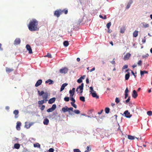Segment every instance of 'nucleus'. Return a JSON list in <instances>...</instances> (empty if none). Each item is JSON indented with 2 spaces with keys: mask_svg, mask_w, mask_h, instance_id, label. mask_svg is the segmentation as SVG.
Listing matches in <instances>:
<instances>
[{
  "mask_svg": "<svg viewBox=\"0 0 152 152\" xmlns=\"http://www.w3.org/2000/svg\"><path fill=\"white\" fill-rule=\"evenodd\" d=\"M38 24V21L35 19H33L30 21L28 25V28L31 31H38L39 30Z\"/></svg>",
  "mask_w": 152,
  "mask_h": 152,
  "instance_id": "1",
  "label": "nucleus"
},
{
  "mask_svg": "<svg viewBox=\"0 0 152 152\" xmlns=\"http://www.w3.org/2000/svg\"><path fill=\"white\" fill-rule=\"evenodd\" d=\"M38 92L39 96H42L43 99L45 100V101H48L47 99L48 98V94L47 92H45L43 91L40 92L39 91H38Z\"/></svg>",
  "mask_w": 152,
  "mask_h": 152,
  "instance_id": "2",
  "label": "nucleus"
},
{
  "mask_svg": "<svg viewBox=\"0 0 152 152\" xmlns=\"http://www.w3.org/2000/svg\"><path fill=\"white\" fill-rule=\"evenodd\" d=\"M73 109L72 107L68 108L66 106L64 107H63L62 108V110L64 113L68 112L69 113V114H70V110H71L72 111H73Z\"/></svg>",
  "mask_w": 152,
  "mask_h": 152,
  "instance_id": "3",
  "label": "nucleus"
},
{
  "mask_svg": "<svg viewBox=\"0 0 152 152\" xmlns=\"http://www.w3.org/2000/svg\"><path fill=\"white\" fill-rule=\"evenodd\" d=\"M122 115L127 118H130L132 116V115L130 114V113L129 112L128 110L125 111L124 113L122 114Z\"/></svg>",
  "mask_w": 152,
  "mask_h": 152,
  "instance_id": "4",
  "label": "nucleus"
},
{
  "mask_svg": "<svg viewBox=\"0 0 152 152\" xmlns=\"http://www.w3.org/2000/svg\"><path fill=\"white\" fill-rule=\"evenodd\" d=\"M61 14V9L57 10H56L54 12V15L58 18L59 17Z\"/></svg>",
  "mask_w": 152,
  "mask_h": 152,
  "instance_id": "5",
  "label": "nucleus"
},
{
  "mask_svg": "<svg viewBox=\"0 0 152 152\" xmlns=\"http://www.w3.org/2000/svg\"><path fill=\"white\" fill-rule=\"evenodd\" d=\"M68 69L66 67H64L61 69L59 70L60 73H61L66 74L67 73Z\"/></svg>",
  "mask_w": 152,
  "mask_h": 152,
  "instance_id": "6",
  "label": "nucleus"
},
{
  "mask_svg": "<svg viewBox=\"0 0 152 152\" xmlns=\"http://www.w3.org/2000/svg\"><path fill=\"white\" fill-rule=\"evenodd\" d=\"M84 86V84L83 83H82L80 86L78 87L76 90L77 92L78 91V90L79 89H80L79 91L80 93L82 94L83 92V88Z\"/></svg>",
  "mask_w": 152,
  "mask_h": 152,
  "instance_id": "7",
  "label": "nucleus"
},
{
  "mask_svg": "<svg viewBox=\"0 0 152 152\" xmlns=\"http://www.w3.org/2000/svg\"><path fill=\"white\" fill-rule=\"evenodd\" d=\"M56 104H53V105L51 108H50L47 110V112H52L56 109Z\"/></svg>",
  "mask_w": 152,
  "mask_h": 152,
  "instance_id": "8",
  "label": "nucleus"
},
{
  "mask_svg": "<svg viewBox=\"0 0 152 152\" xmlns=\"http://www.w3.org/2000/svg\"><path fill=\"white\" fill-rule=\"evenodd\" d=\"M20 40L19 38H17L14 41V44L15 45H19L20 43Z\"/></svg>",
  "mask_w": 152,
  "mask_h": 152,
  "instance_id": "9",
  "label": "nucleus"
},
{
  "mask_svg": "<svg viewBox=\"0 0 152 152\" xmlns=\"http://www.w3.org/2000/svg\"><path fill=\"white\" fill-rule=\"evenodd\" d=\"M26 48L28 51L29 54H31L32 53V50L31 46L28 44L26 45Z\"/></svg>",
  "mask_w": 152,
  "mask_h": 152,
  "instance_id": "10",
  "label": "nucleus"
},
{
  "mask_svg": "<svg viewBox=\"0 0 152 152\" xmlns=\"http://www.w3.org/2000/svg\"><path fill=\"white\" fill-rule=\"evenodd\" d=\"M16 129L17 130H20V126L21 123L20 121H18L16 123Z\"/></svg>",
  "mask_w": 152,
  "mask_h": 152,
  "instance_id": "11",
  "label": "nucleus"
},
{
  "mask_svg": "<svg viewBox=\"0 0 152 152\" xmlns=\"http://www.w3.org/2000/svg\"><path fill=\"white\" fill-rule=\"evenodd\" d=\"M75 88H73L72 90H70L69 91V93L70 94V97H72L74 94Z\"/></svg>",
  "mask_w": 152,
  "mask_h": 152,
  "instance_id": "12",
  "label": "nucleus"
},
{
  "mask_svg": "<svg viewBox=\"0 0 152 152\" xmlns=\"http://www.w3.org/2000/svg\"><path fill=\"white\" fill-rule=\"evenodd\" d=\"M138 94L137 91L135 90H134L132 94V96L134 98H136Z\"/></svg>",
  "mask_w": 152,
  "mask_h": 152,
  "instance_id": "13",
  "label": "nucleus"
},
{
  "mask_svg": "<svg viewBox=\"0 0 152 152\" xmlns=\"http://www.w3.org/2000/svg\"><path fill=\"white\" fill-rule=\"evenodd\" d=\"M131 56V54L128 53L124 56V59L125 60H128L130 56Z\"/></svg>",
  "mask_w": 152,
  "mask_h": 152,
  "instance_id": "14",
  "label": "nucleus"
},
{
  "mask_svg": "<svg viewBox=\"0 0 152 152\" xmlns=\"http://www.w3.org/2000/svg\"><path fill=\"white\" fill-rule=\"evenodd\" d=\"M42 80L39 79L38 80L36 83L35 85V86L36 87L42 84Z\"/></svg>",
  "mask_w": 152,
  "mask_h": 152,
  "instance_id": "15",
  "label": "nucleus"
},
{
  "mask_svg": "<svg viewBox=\"0 0 152 152\" xmlns=\"http://www.w3.org/2000/svg\"><path fill=\"white\" fill-rule=\"evenodd\" d=\"M6 72L7 73H10L14 71V69L12 68H10L8 67L6 68Z\"/></svg>",
  "mask_w": 152,
  "mask_h": 152,
  "instance_id": "16",
  "label": "nucleus"
},
{
  "mask_svg": "<svg viewBox=\"0 0 152 152\" xmlns=\"http://www.w3.org/2000/svg\"><path fill=\"white\" fill-rule=\"evenodd\" d=\"M56 100V98L55 97H53L51 99H50L48 103L50 104H52Z\"/></svg>",
  "mask_w": 152,
  "mask_h": 152,
  "instance_id": "17",
  "label": "nucleus"
},
{
  "mask_svg": "<svg viewBox=\"0 0 152 152\" xmlns=\"http://www.w3.org/2000/svg\"><path fill=\"white\" fill-rule=\"evenodd\" d=\"M91 94L92 97H93L96 98V99H99V96L97 95L95 92H91Z\"/></svg>",
  "mask_w": 152,
  "mask_h": 152,
  "instance_id": "18",
  "label": "nucleus"
},
{
  "mask_svg": "<svg viewBox=\"0 0 152 152\" xmlns=\"http://www.w3.org/2000/svg\"><path fill=\"white\" fill-rule=\"evenodd\" d=\"M68 85L67 83H64L62 84L60 89V91H62L64 89L65 87L66 86Z\"/></svg>",
  "mask_w": 152,
  "mask_h": 152,
  "instance_id": "19",
  "label": "nucleus"
},
{
  "mask_svg": "<svg viewBox=\"0 0 152 152\" xmlns=\"http://www.w3.org/2000/svg\"><path fill=\"white\" fill-rule=\"evenodd\" d=\"M19 113V111L18 110H15L13 111V114L15 115V117L17 118L18 117V115Z\"/></svg>",
  "mask_w": 152,
  "mask_h": 152,
  "instance_id": "20",
  "label": "nucleus"
},
{
  "mask_svg": "<svg viewBox=\"0 0 152 152\" xmlns=\"http://www.w3.org/2000/svg\"><path fill=\"white\" fill-rule=\"evenodd\" d=\"M49 83V85H50L53 84V81L52 80L50 79H49L45 81V83Z\"/></svg>",
  "mask_w": 152,
  "mask_h": 152,
  "instance_id": "21",
  "label": "nucleus"
},
{
  "mask_svg": "<svg viewBox=\"0 0 152 152\" xmlns=\"http://www.w3.org/2000/svg\"><path fill=\"white\" fill-rule=\"evenodd\" d=\"M49 122V120L48 119L46 118L44 119L43 123L44 125H48V124Z\"/></svg>",
  "mask_w": 152,
  "mask_h": 152,
  "instance_id": "22",
  "label": "nucleus"
},
{
  "mask_svg": "<svg viewBox=\"0 0 152 152\" xmlns=\"http://www.w3.org/2000/svg\"><path fill=\"white\" fill-rule=\"evenodd\" d=\"M32 124L31 123H25V127L27 129L29 128L31 126Z\"/></svg>",
  "mask_w": 152,
  "mask_h": 152,
  "instance_id": "23",
  "label": "nucleus"
},
{
  "mask_svg": "<svg viewBox=\"0 0 152 152\" xmlns=\"http://www.w3.org/2000/svg\"><path fill=\"white\" fill-rule=\"evenodd\" d=\"M47 101H45V100L43 99L40 101H39L38 102V103L39 105H42L45 103Z\"/></svg>",
  "mask_w": 152,
  "mask_h": 152,
  "instance_id": "24",
  "label": "nucleus"
},
{
  "mask_svg": "<svg viewBox=\"0 0 152 152\" xmlns=\"http://www.w3.org/2000/svg\"><path fill=\"white\" fill-rule=\"evenodd\" d=\"M148 72L146 71H140V74L141 76H142L144 74H148Z\"/></svg>",
  "mask_w": 152,
  "mask_h": 152,
  "instance_id": "25",
  "label": "nucleus"
},
{
  "mask_svg": "<svg viewBox=\"0 0 152 152\" xmlns=\"http://www.w3.org/2000/svg\"><path fill=\"white\" fill-rule=\"evenodd\" d=\"M138 31H135L133 33V36L134 37H136L138 34Z\"/></svg>",
  "mask_w": 152,
  "mask_h": 152,
  "instance_id": "26",
  "label": "nucleus"
},
{
  "mask_svg": "<svg viewBox=\"0 0 152 152\" xmlns=\"http://www.w3.org/2000/svg\"><path fill=\"white\" fill-rule=\"evenodd\" d=\"M14 147L16 149H18L20 148V145L19 144H15L14 145Z\"/></svg>",
  "mask_w": 152,
  "mask_h": 152,
  "instance_id": "27",
  "label": "nucleus"
},
{
  "mask_svg": "<svg viewBox=\"0 0 152 152\" xmlns=\"http://www.w3.org/2000/svg\"><path fill=\"white\" fill-rule=\"evenodd\" d=\"M130 77V73L128 72L127 74H126L125 75V79L126 80H128L129 79Z\"/></svg>",
  "mask_w": 152,
  "mask_h": 152,
  "instance_id": "28",
  "label": "nucleus"
},
{
  "mask_svg": "<svg viewBox=\"0 0 152 152\" xmlns=\"http://www.w3.org/2000/svg\"><path fill=\"white\" fill-rule=\"evenodd\" d=\"M61 13L62 14L64 13L65 14H66L68 13V10L66 9H64L62 10H61Z\"/></svg>",
  "mask_w": 152,
  "mask_h": 152,
  "instance_id": "29",
  "label": "nucleus"
},
{
  "mask_svg": "<svg viewBox=\"0 0 152 152\" xmlns=\"http://www.w3.org/2000/svg\"><path fill=\"white\" fill-rule=\"evenodd\" d=\"M34 147H37L40 148V145L38 143H36L34 144Z\"/></svg>",
  "mask_w": 152,
  "mask_h": 152,
  "instance_id": "30",
  "label": "nucleus"
},
{
  "mask_svg": "<svg viewBox=\"0 0 152 152\" xmlns=\"http://www.w3.org/2000/svg\"><path fill=\"white\" fill-rule=\"evenodd\" d=\"M63 44L65 47H67L69 44V42L68 41H65L64 42Z\"/></svg>",
  "mask_w": 152,
  "mask_h": 152,
  "instance_id": "31",
  "label": "nucleus"
},
{
  "mask_svg": "<svg viewBox=\"0 0 152 152\" xmlns=\"http://www.w3.org/2000/svg\"><path fill=\"white\" fill-rule=\"evenodd\" d=\"M110 109L108 107H106L105 109V113L107 114H108L110 112Z\"/></svg>",
  "mask_w": 152,
  "mask_h": 152,
  "instance_id": "32",
  "label": "nucleus"
},
{
  "mask_svg": "<svg viewBox=\"0 0 152 152\" xmlns=\"http://www.w3.org/2000/svg\"><path fill=\"white\" fill-rule=\"evenodd\" d=\"M128 138L129 139L131 140H133L135 139V138L134 136L130 135H128Z\"/></svg>",
  "mask_w": 152,
  "mask_h": 152,
  "instance_id": "33",
  "label": "nucleus"
},
{
  "mask_svg": "<svg viewBox=\"0 0 152 152\" xmlns=\"http://www.w3.org/2000/svg\"><path fill=\"white\" fill-rule=\"evenodd\" d=\"M80 99L81 101L83 102H84L85 101V98L84 96H80Z\"/></svg>",
  "mask_w": 152,
  "mask_h": 152,
  "instance_id": "34",
  "label": "nucleus"
},
{
  "mask_svg": "<svg viewBox=\"0 0 152 152\" xmlns=\"http://www.w3.org/2000/svg\"><path fill=\"white\" fill-rule=\"evenodd\" d=\"M45 57H48L50 58H51L52 57L51 54L49 53H47V55L46 56H45Z\"/></svg>",
  "mask_w": 152,
  "mask_h": 152,
  "instance_id": "35",
  "label": "nucleus"
},
{
  "mask_svg": "<svg viewBox=\"0 0 152 152\" xmlns=\"http://www.w3.org/2000/svg\"><path fill=\"white\" fill-rule=\"evenodd\" d=\"M132 1H131L130 3L129 2L128 3L127 5V6H126V9H129L130 7V5L132 4Z\"/></svg>",
  "mask_w": 152,
  "mask_h": 152,
  "instance_id": "36",
  "label": "nucleus"
},
{
  "mask_svg": "<svg viewBox=\"0 0 152 152\" xmlns=\"http://www.w3.org/2000/svg\"><path fill=\"white\" fill-rule=\"evenodd\" d=\"M149 26V25L148 24H147V23H143V26H142L143 27H144V28H147V27H148Z\"/></svg>",
  "mask_w": 152,
  "mask_h": 152,
  "instance_id": "37",
  "label": "nucleus"
},
{
  "mask_svg": "<svg viewBox=\"0 0 152 152\" xmlns=\"http://www.w3.org/2000/svg\"><path fill=\"white\" fill-rule=\"evenodd\" d=\"M111 25V23L110 22L107 23L106 25L107 27V28H108V29H109L110 28V26Z\"/></svg>",
  "mask_w": 152,
  "mask_h": 152,
  "instance_id": "38",
  "label": "nucleus"
},
{
  "mask_svg": "<svg viewBox=\"0 0 152 152\" xmlns=\"http://www.w3.org/2000/svg\"><path fill=\"white\" fill-rule=\"evenodd\" d=\"M73 111L75 114H80V111L77 110H75Z\"/></svg>",
  "mask_w": 152,
  "mask_h": 152,
  "instance_id": "39",
  "label": "nucleus"
},
{
  "mask_svg": "<svg viewBox=\"0 0 152 152\" xmlns=\"http://www.w3.org/2000/svg\"><path fill=\"white\" fill-rule=\"evenodd\" d=\"M125 30V29L124 28H121L120 32L121 33H124Z\"/></svg>",
  "mask_w": 152,
  "mask_h": 152,
  "instance_id": "40",
  "label": "nucleus"
},
{
  "mask_svg": "<svg viewBox=\"0 0 152 152\" xmlns=\"http://www.w3.org/2000/svg\"><path fill=\"white\" fill-rule=\"evenodd\" d=\"M147 114L149 116L152 115V111H148L147 112Z\"/></svg>",
  "mask_w": 152,
  "mask_h": 152,
  "instance_id": "41",
  "label": "nucleus"
},
{
  "mask_svg": "<svg viewBox=\"0 0 152 152\" xmlns=\"http://www.w3.org/2000/svg\"><path fill=\"white\" fill-rule=\"evenodd\" d=\"M120 101V100L118 98L116 97L115 99V102L117 103H118Z\"/></svg>",
  "mask_w": 152,
  "mask_h": 152,
  "instance_id": "42",
  "label": "nucleus"
},
{
  "mask_svg": "<svg viewBox=\"0 0 152 152\" xmlns=\"http://www.w3.org/2000/svg\"><path fill=\"white\" fill-rule=\"evenodd\" d=\"M75 103H72L71 102V105L75 108H76L77 106L76 104H74Z\"/></svg>",
  "mask_w": 152,
  "mask_h": 152,
  "instance_id": "43",
  "label": "nucleus"
},
{
  "mask_svg": "<svg viewBox=\"0 0 152 152\" xmlns=\"http://www.w3.org/2000/svg\"><path fill=\"white\" fill-rule=\"evenodd\" d=\"M71 97V98L70 99V100L72 101V102H72V103H75V99L73 97V96Z\"/></svg>",
  "mask_w": 152,
  "mask_h": 152,
  "instance_id": "44",
  "label": "nucleus"
},
{
  "mask_svg": "<svg viewBox=\"0 0 152 152\" xmlns=\"http://www.w3.org/2000/svg\"><path fill=\"white\" fill-rule=\"evenodd\" d=\"M142 61L141 60H140L138 62L137 64L138 66H140L142 65Z\"/></svg>",
  "mask_w": 152,
  "mask_h": 152,
  "instance_id": "45",
  "label": "nucleus"
},
{
  "mask_svg": "<svg viewBox=\"0 0 152 152\" xmlns=\"http://www.w3.org/2000/svg\"><path fill=\"white\" fill-rule=\"evenodd\" d=\"M69 99L68 97H66L64 98V100L66 102H68L69 101Z\"/></svg>",
  "mask_w": 152,
  "mask_h": 152,
  "instance_id": "46",
  "label": "nucleus"
},
{
  "mask_svg": "<svg viewBox=\"0 0 152 152\" xmlns=\"http://www.w3.org/2000/svg\"><path fill=\"white\" fill-rule=\"evenodd\" d=\"M74 152H81L79 149H74Z\"/></svg>",
  "mask_w": 152,
  "mask_h": 152,
  "instance_id": "47",
  "label": "nucleus"
},
{
  "mask_svg": "<svg viewBox=\"0 0 152 152\" xmlns=\"http://www.w3.org/2000/svg\"><path fill=\"white\" fill-rule=\"evenodd\" d=\"M54 149L52 148H50L48 150V152H53L54 151Z\"/></svg>",
  "mask_w": 152,
  "mask_h": 152,
  "instance_id": "48",
  "label": "nucleus"
},
{
  "mask_svg": "<svg viewBox=\"0 0 152 152\" xmlns=\"http://www.w3.org/2000/svg\"><path fill=\"white\" fill-rule=\"evenodd\" d=\"M115 58H114L113 59L112 61H110V63L113 64H115Z\"/></svg>",
  "mask_w": 152,
  "mask_h": 152,
  "instance_id": "49",
  "label": "nucleus"
},
{
  "mask_svg": "<svg viewBox=\"0 0 152 152\" xmlns=\"http://www.w3.org/2000/svg\"><path fill=\"white\" fill-rule=\"evenodd\" d=\"M90 92H91H91H92V91H94V90H93V87L92 86L90 87Z\"/></svg>",
  "mask_w": 152,
  "mask_h": 152,
  "instance_id": "50",
  "label": "nucleus"
},
{
  "mask_svg": "<svg viewBox=\"0 0 152 152\" xmlns=\"http://www.w3.org/2000/svg\"><path fill=\"white\" fill-rule=\"evenodd\" d=\"M45 107V106L44 105H42L40 108V109L41 110H43L44 109Z\"/></svg>",
  "mask_w": 152,
  "mask_h": 152,
  "instance_id": "51",
  "label": "nucleus"
},
{
  "mask_svg": "<svg viewBox=\"0 0 152 152\" xmlns=\"http://www.w3.org/2000/svg\"><path fill=\"white\" fill-rule=\"evenodd\" d=\"M86 149H87L86 150H87L89 151H90L91 150V148L90 147V146H87L86 148Z\"/></svg>",
  "mask_w": 152,
  "mask_h": 152,
  "instance_id": "52",
  "label": "nucleus"
},
{
  "mask_svg": "<svg viewBox=\"0 0 152 152\" xmlns=\"http://www.w3.org/2000/svg\"><path fill=\"white\" fill-rule=\"evenodd\" d=\"M128 66L127 65H124L123 67H122V69H126L128 68Z\"/></svg>",
  "mask_w": 152,
  "mask_h": 152,
  "instance_id": "53",
  "label": "nucleus"
},
{
  "mask_svg": "<svg viewBox=\"0 0 152 152\" xmlns=\"http://www.w3.org/2000/svg\"><path fill=\"white\" fill-rule=\"evenodd\" d=\"M77 82L78 83H80L82 82V80L80 78L79 79H78L77 80Z\"/></svg>",
  "mask_w": 152,
  "mask_h": 152,
  "instance_id": "54",
  "label": "nucleus"
},
{
  "mask_svg": "<svg viewBox=\"0 0 152 152\" xmlns=\"http://www.w3.org/2000/svg\"><path fill=\"white\" fill-rule=\"evenodd\" d=\"M130 100V97H129L128 99L126 100L125 102L126 103H127Z\"/></svg>",
  "mask_w": 152,
  "mask_h": 152,
  "instance_id": "55",
  "label": "nucleus"
},
{
  "mask_svg": "<svg viewBox=\"0 0 152 152\" xmlns=\"http://www.w3.org/2000/svg\"><path fill=\"white\" fill-rule=\"evenodd\" d=\"M149 55L148 54H146L143 55L142 56V57L143 58H146V57H147Z\"/></svg>",
  "mask_w": 152,
  "mask_h": 152,
  "instance_id": "56",
  "label": "nucleus"
},
{
  "mask_svg": "<svg viewBox=\"0 0 152 152\" xmlns=\"http://www.w3.org/2000/svg\"><path fill=\"white\" fill-rule=\"evenodd\" d=\"M128 92H129V90L128 89V88L127 87L126 88V89L125 90V94H128Z\"/></svg>",
  "mask_w": 152,
  "mask_h": 152,
  "instance_id": "57",
  "label": "nucleus"
},
{
  "mask_svg": "<svg viewBox=\"0 0 152 152\" xmlns=\"http://www.w3.org/2000/svg\"><path fill=\"white\" fill-rule=\"evenodd\" d=\"M103 111V110H102L100 112H98V114L99 115H100L102 114V112Z\"/></svg>",
  "mask_w": 152,
  "mask_h": 152,
  "instance_id": "58",
  "label": "nucleus"
},
{
  "mask_svg": "<svg viewBox=\"0 0 152 152\" xmlns=\"http://www.w3.org/2000/svg\"><path fill=\"white\" fill-rule=\"evenodd\" d=\"M86 83H87V84H88L89 83V79H88V78H87L86 79Z\"/></svg>",
  "mask_w": 152,
  "mask_h": 152,
  "instance_id": "59",
  "label": "nucleus"
},
{
  "mask_svg": "<svg viewBox=\"0 0 152 152\" xmlns=\"http://www.w3.org/2000/svg\"><path fill=\"white\" fill-rule=\"evenodd\" d=\"M137 66V65L136 64H134L132 66V67L133 68H134L135 67H136V66Z\"/></svg>",
  "mask_w": 152,
  "mask_h": 152,
  "instance_id": "60",
  "label": "nucleus"
},
{
  "mask_svg": "<svg viewBox=\"0 0 152 152\" xmlns=\"http://www.w3.org/2000/svg\"><path fill=\"white\" fill-rule=\"evenodd\" d=\"M85 75L82 76L80 77V78H81V80L84 79L85 78Z\"/></svg>",
  "mask_w": 152,
  "mask_h": 152,
  "instance_id": "61",
  "label": "nucleus"
},
{
  "mask_svg": "<svg viewBox=\"0 0 152 152\" xmlns=\"http://www.w3.org/2000/svg\"><path fill=\"white\" fill-rule=\"evenodd\" d=\"M95 68L94 67L90 70V71L91 72L93 71H94L95 70Z\"/></svg>",
  "mask_w": 152,
  "mask_h": 152,
  "instance_id": "62",
  "label": "nucleus"
},
{
  "mask_svg": "<svg viewBox=\"0 0 152 152\" xmlns=\"http://www.w3.org/2000/svg\"><path fill=\"white\" fill-rule=\"evenodd\" d=\"M145 41H146V39L145 38H144L142 40V42L143 43H144L145 42Z\"/></svg>",
  "mask_w": 152,
  "mask_h": 152,
  "instance_id": "63",
  "label": "nucleus"
},
{
  "mask_svg": "<svg viewBox=\"0 0 152 152\" xmlns=\"http://www.w3.org/2000/svg\"><path fill=\"white\" fill-rule=\"evenodd\" d=\"M125 99H126L128 96V94H125Z\"/></svg>",
  "mask_w": 152,
  "mask_h": 152,
  "instance_id": "64",
  "label": "nucleus"
}]
</instances>
